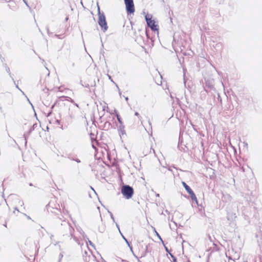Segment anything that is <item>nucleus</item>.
Instances as JSON below:
<instances>
[{
	"mask_svg": "<svg viewBox=\"0 0 262 262\" xmlns=\"http://www.w3.org/2000/svg\"><path fill=\"white\" fill-rule=\"evenodd\" d=\"M170 22L172 23V18L171 17H170Z\"/></svg>",
	"mask_w": 262,
	"mask_h": 262,
	"instance_id": "obj_63",
	"label": "nucleus"
},
{
	"mask_svg": "<svg viewBox=\"0 0 262 262\" xmlns=\"http://www.w3.org/2000/svg\"><path fill=\"white\" fill-rule=\"evenodd\" d=\"M57 103V101L56 100V101H55V102H54V103L51 105V107H50V110H53V108H54V107L55 106V105H56Z\"/></svg>",
	"mask_w": 262,
	"mask_h": 262,
	"instance_id": "obj_30",
	"label": "nucleus"
},
{
	"mask_svg": "<svg viewBox=\"0 0 262 262\" xmlns=\"http://www.w3.org/2000/svg\"><path fill=\"white\" fill-rule=\"evenodd\" d=\"M116 86L117 88V89H118V91H119V93L120 96H121V92L120 90V89H119V88L118 85H117V84H116Z\"/></svg>",
	"mask_w": 262,
	"mask_h": 262,
	"instance_id": "obj_41",
	"label": "nucleus"
},
{
	"mask_svg": "<svg viewBox=\"0 0 262 262\" xmlns=\"http://www.w3.org/2000/svg\"><path fill=\"white\" fill-rule=\"evenodd\" d=\"M116 117L117 121L118 123H119V125L118 126L116 122H115L116 125L117 126L118 132L119 133V136L121 137L122 136H123L124 135H126V132L125 130V126L123 124V122L122 121V119L120 116V115L117 113L116 114Z\"/></svg>",
	"mask_w": 262,
	"mask_h": 262,
	"instance_id": "obj_5",
	"label": "nucleus"
},
{
	"mask_svg": "<svg viewBox=\"0 0 262 262\" xmlns=\"http://www.w3.org/2000/svg\"><path fill=\"white\" fill-rule=\"evenodd\" d=\"M9 2L10 3H13V4H14V6H11V5L8 4V7H9V8L10 9H11V10H13V11L15 10H16V6H15V3H14V1H13V0H10V1H9Z\"/></svg>",
	"mask_w": 262,
	"mask_h": 262,
	"instance_id": "obj_18",
	"label": "nucleus"
},
{
	"mask_svg": "<svg viewBox=\"0 0 262 262\" xmlns=\"http://www.w3.org/2000/svg\"><path fill=\"white\" fill-rule=\"evenodd\" d=\"M46 28V30H47V33H48V34L49 35L52 33H50V31H49V27H48V26H47Z\"/></svg>",
	"mask_w": 262,
	"mask_h": 262,
	"instance_id": "obj_42",
	"label": "nucleus"
},
{
	"mask_svg": "<svg viewBox=\"0 0 262 262\" xmlns=\"http://www.w3.org/2000/svg\"><path fill=\"white\" fill-rule=\"evenodd\" d=\"M50 203L46 205V208H47V210L48 211H49V207H50Z\"/></svg>",
	"mask_w": 262,
	"mask_h": 262,
	"instance_id": "obj_44",
	"label": "nucleus"
},
{
	"mask_svg": "<svg viewBox=\"0 0 262 262\" xmlns=\"http://www.w3.org/2000/svg\"><path fill=\"white\" fill-rule=\"evenodd\" d=\"M135 115L136 116H137L139 118L140 117H141V116H140V114H139V113H138V112H136L135 113Z\"/></svg>",
	"mask_w": 262,
	"mask_h": 262,
	"instance_id": "obj_43",
	"label": "nucleus"
},
{
	"mask_svg": "<svg viewBox=\"0 0 262 262\" xmlns=\"http://www.w3.org/2000/svg\"><path fill=\"white\" fill-rule=\"evenodd\" d=\"M83 256V260L85 262H89L90 261V257H91V256L89 255V256H84V255Z\"/></svg>",
	"mask_w": 262,
	"mask_h": 262,
	"instance_id": "obj_26",
	"label": "nucleus"
},
{
	"mask_svg": "<svg viewBox=\"0 0 262 262\" xmlns=\"http://www.w3.org/2000/svg\"><path fill=\"white\" fill-rule=\"evenodd\" d=\"M101 259H102V262H107L102 257H101Z\"/></svg>",
	"mask_w": 262,
	"mask_h": 262,
	"instance_id": "obj_59",
	"label": "nucleus"
},
{
	"mask_svg": "<svg viewBox=\"0 0 262 262\" xmlns=\"http://www.w3.org/2000/svg\"><path fill=\"white\" fill-rule=\"evenodd\" d=\"M4 66L5 69L6 68V67H9L6 63H4Z\"/></svg>",
	"mask_w": 262,
	"mask_h": 262,
	"instance_id": "obj_54",
	"label": "nucleus"
},
{
	"mask_svg": "<svg viewBox=\"0 0 262 262\" xmlns=\"http://www.w3.org/2000/svg\"><path fill=\"white\" fill-rule=\"evenodd\" d=\"M93 83H94V85H92H92H91L92 86H95V85H96V83H95V80L93 81Z\"/></svg>",
	"mask_w": 262,
	"mask_h": 262,
	"instance_id": "obj_61",
	"label": "nucleus"
},
{
	"mask_svg": "<svg viewBox=\"0 0 262 262\" xmlns=\"http://www.w3.org/2000/svg\"><path fill=\"white\" fill-rule=\"evenodd\" d=\"M154 231L155 232L156 235L158 237V238L160 240L162 241V237L160 236V235L159 234V233L156 230V229L154 228Z\"/></svg>",
	"mask_w": 262,
	"mask_h": 262,
	"instance_id": "obj_27",
	"label": "nucleus"
},
{
	"mask_svg": "<svg viewBox=\"0 0 262 262\" xmlns=\"http://www.w3.org/2000/svg\"><path fill=\"white\" fill-rule=\"evenodd\" d=\"M145 19L148 27L152 31L156 33L158 36L159 29V25L156 24L155 19H152V15H149L148 14L146 15L145 16Z\"/></svg>",
	"mask_w": 262,
	"mask_h": 262,
	"instance_id": "obj_4",
	"label": "nucleus"
},
{
	"mask_svg": "<svg viewBox=\"0 0 262 262\" xmlns=\"http://www.w3.org/2000/svg\"><path fill=\"white\" fill-rule=\"evenodd\" d=\"M107 76H108V79L112 82H113L115 85H116V83L113 81L111 76L109 75L108 74H107Z\"/></svg>",
	"mask_w": 262,
	"mask_h": 262,
	"instance_id": "obj_34",
	"label": "nucleus"
},
{
	"mask_svg": "<svg viewBox=\"0 0 262 262\" xmlns=\"http://www.w3.org/2000/svg\"><path fill=\"white\" fill-rule=\"evenodd\" d=\"M183 142L182 136L181 134V132L180 133L179 138V142L178 144V148L179 149V150L182 151V149L183 148V147H181V145H182V143Z\"/></svg>",
	"mask_w": 262,
	"mask_h": 262,
	"instance_id": "obj_14",
	"label": "nucleus"
},
{
	"mask_svg": "<svg viewBox=\"0 0 262 262\" xmlns=\"http://www.w3.org/2000/svg\"><path fill=\"white\" fill-rule=\"evenodd\" d=\"M69 19V17H67L65 19V20L66 21H67Z\"/></svg>",
	"mask_w": 262,
	"mask_h": 262,
	"instance_id": "obj_64",
	"label": "nucleus"
},
{
	"mask_svg": "<svg viewBox=\"0 0 262 262\" xmlns=\"http://www.w3.org/2000/svg\"><path fill=\"white\" fill-rule=\"evenodd\" d=\"M148 252V246L147 245H146L145 246V250L144 251H143L141 253V257H145L146 256L147 253Z\"/></svg>",
	"mask_w": 262,
	"mask_h": 262,
	"instance_id": "obj_19",
	"label": "nucleus"
},
{
	"mask_svg": "<svg viewBox=\"0 0 262 262\" xmlns=\"http://www.w3.org/2000/svg\"><path fill=\"white\" fill-rule=\"evenodd\" d=\"M222 46L221 43L219 42L216 44L215 47H220Z\"/></svg>",
	"mask_w": 262,
	"mask_h": 262,
	"instance_id": "obj_48",
	"label": "nucleus"
},
{
	"mask_svg": "<svg viewBox=\"0 0 262 262\" xmlns=\"http://www.w3.org/2000/svg\"><path fill=\"white\" fill-rule=\"evenodd\" d=\"M126 12L127 15L133 14L135 12V6L133 0H124Z\"/></svg>",
	"mask_w": 262,
	"mask_h": 262,
	"instance_id": "obj_7",
	"label": "nucleus"
},
{
	"mask_svg": "<svg viewBox=\"0 0 262 262\" xmlns=\"http://www.w3.org/2000/svg\"><path fill=\"white\" fill-rule=\"evenodd\" d=\"M205 85L203 86L204 91L209 93L208 89L213 90L216 92V89L214 86V79L212 78H204Z\"/></svg>",
	"mask_w": 262,
	"mask_h": 262,
	"instance_id": "obj_6",
	"label": "nucleus"
},
{
	"mask_svg": "<svg viewBox=\"0 0 262 262\" xmlns=\"http://www.w3.org/2000/svg\"><path fill=\"white\" fill-rule=\"evenodd\" d=\"M120 234L121 237H122V238L124 239V241L126 243V244L129 245L130 242L128 241L127 239L124 236V235L122 233V232H120Z\"/></svg>",
	"mask_w": 262,
	"mask_h": 262,
	"instance_id": "obj_24",
	"label": "nucleus"
},
{
	"mask_svg": "<svg viewBox=\"0 0 262 262\" xmlns=\"http://www.w3.org/2000/svg\"><path fill=\"white\" fill-rule=\"evenodd\" d=\"M23 1L24 3L26 4V5L27 7H29V5H28V2H27V0H23Z\"/></svg>",
	"mask_w": 262,
	"mask_h": 262,
	"instance_id": "obj_47",
	"label": "nucleus"
},
{
	"mask_svg": "<svg viewBox=\"0 0 262 262\" xmlns=\"http://www.w3.org/2000/svg\"><path fill=\"white\" fill-rule=\"evenodd\" d=\"M216 97L215 100H213V102H212V100H210L209 101V103L211 105H217L218 103H219L221 105L222 104V98L220 95V94L216 93Z\"/></svg>",
	"mask_w": 262,
	"mask_h": 262,
	"instance_id": "obj_10",
	"label": "nucleus"
},
{
	"mask_svg": "<svg viewBox=\"0 0 262 262\" xmlns=\"http://www.w3.org/2000/svg\"><path fill=\"white\" fill-rule=\"evenodd\" d=\"M161 242H162V244H163L164 247L165 248V246H166V245H165L164 244V242L163 241V239H162V241H161Z\"/></svg>",
	"mask_w": 262,
	"mask_h": 262,
	"instance_id": "obj_53",
	"label": "nucleus"
},
{
	"mask_svg": "<svg viewBox=\"0 0 262 262\" xmlns=\"http://www.w3.org/2000/svg\"><path fill=\"white\" fill-rule=\"evenodd\" d=\"M125 97V99L126 101H127L128 100V97Z\"/></svg>",
	"mask_w": 262,
	"mask_h": 262,
	"instance_id": "obj_57",
	"label": "nucleus"
},
{
	"mask_svg": "<svg viewBox=\"0 0 262 262\" xmlns=\"http://www.w3.org/2000/svg\"><path fill=\"white\" fill-rule=\"evenodd\" d=\"M67 97V98H68V99H68V100H69L70 102H71V103H72L73 104H74V105H75L76 106H77L78 108H79V104H77V103H75V101H74V100L72 98H70V97Z\"/></svg>",
	"mask_w": 262,
	"mask_h": 262,
	"instance_id": "obj_21",
	"label": "nucleus"
},
{
	"mask_svg": "<svg viewBox=\"0 0 262 262\" xmlns=\"http://www.w3.org/2000/svg\"><path fill=\"white\" fill-rule=\"evenodd\" d=\"M83 237L84 239H85V238H86L88 240V243L90 245H91L92 247L95 248L94 244L91 241L89 240V238L86 236V235H85V234L84 232H83Z\"/></svg>",
	"mask_w": 262,
	"mask_h": 262,
	"instance_id": "obj_17",
	"label": "nucleus"
},
{
	"mask_svg": "<svg viewBox=\"0 0 262 262\" xmlns=\"http://www.w3.org/2000/svg\"><path fill=\"white\" fill-rule=\"evenodd\" d=\"M225 0H216V2L219 4H222L224 2Z\"/></svg>",
	"mask_w": 262,
	"mask_h": 262,
	"instance_id": "obj_33",
	"label": "nucleus"
},
{
	"mask_svg": "<svg viewBox=\"0 0 262 262\" xmlns=\"http://www.w3.org/2000/svg\"><path fill=\"white\" fill-rule=\"evenodd\" d=\"M56 122L57 124L60 125L61 123L60 120L58 119H56Z\"/></svg>",
	"mask_w": 262,
	"mask_h": 262,
	"instance_id": "obj_46",
	"label": "nucleus"
},
{
	"mask_svg": "<svg viewBox=\"0 0 262 262\" xmlns=\"http://www.w3.org/2000/svg\"><path fill=\"white\" fill-rule=\"evenodd\" d=\"M115 223H116V227H117V228L119 233H120V232H121L120 229L119 225L117 223L115 222Z\"/></svg>",
	"mask_w": 262,
	"mask_h": 262,
	"instance_id": "obj_40",
	"label": "nucleus"
},
{
	"mask_svg": "<svg viewBox=\"0 0 262 262\" xmlns=\"http://www.w3.org/2000/svg\"><path fill=\"white\" fill-rule=\"evenodd\" d=\"M14 85H15V87H16L18 90H19V91H20L23 93V94L24 95H25L24 93V92H23V91L20 89V88H19V86H18V84H16V83H15V84H14Z\"/></svg>",
	"mask_w": 262,
	"mask_h": 262,
	"instance_id": "obj_38",
	"label": "nucleus"
},
{
	"mask_svg": "<svg viewBox=\"0 0 262 262\" xmlns=\"http://www.w3.org/2000/svg\"><path fill=\"white\" fill-rule=\"evenodd\" d=\"M161 242H162V244H163L164 247L165 248V246H166V245H165L164 244V242L163 241V239H162V241H161Z\"/></svg>",
	"mask_w": 262,
	"mask_h": 262,
	"instance_id": "obj_52",
	"label": "nucleus"
},
{
	"mask_svg": "<svg viewBox=\"0 0 262 262\" xmlns=\"http://www.w3.org/2000/svg\"><path fill=\"white\" fill-rule=\"evenodd\" d=\"M222 201L226 203L231 201L232 197L228 194H223L222 196Z\"/></svg>",
	"mask_w": 262,
	"mask_h": 262,
	"instance_id": "obj_13",
	"label": "nucleus"
},
{
	"mask_svg": "<svg viewBox=\"0 0 262 262\" xmlns=\"http://www.w3.org/2000/svg\"><path fill=\"white\" fill-rule=\"evenodd\" d=\"M63 223H61V225L66 226L67 227L70 231L71 235L72 237H73V232L74 231V228L72 227L71 224L69 222H66L65 221H63Z\"/></svg>",
	"mask_w": 262,
	"mask_h": 262,
	"instance_id": "obj_11",
	"label": "nucleus"
},
{
	"mask_svg": "<svg viewBox=\"0 0 262 262\" xmlns=\"http://www.w3.org/2000/svg\"><path fill=\"white\" fill-rule=\"evenodd\" d=\"M182 184L187 192L189 194L191 199L198 205V201L197 198L189 186H188L185 182H182Z\"/></svg>",
	"mask_w": 262,
	"mask_h": 262,
	"instance_id": "obj_8",
	"label": "nucleus"
},
{
	"mask_svg": "<svg viewBox=\"0 0 262 262\" xmlns=\"http://www.w3.org/2000/svg\"><path fill=\"white\" fill-rule=\"evenodd\" d=\"M37 126V123H34L31 127L30 128H29V129L30 130H31L32 132H33L34 129Z\"/></svg>",
	"mask_w": 262,
	"mask_h": 262,
	"instance_id": "obj_25",
	"label": "nucleus"
},
{
	"mask_svg": "<svg viewBox=\"0 0 262 262\" xmlns=\"http://www.w3.org/2000/svg\"><path fill=\"white\" fill-rule=\"evenodd\" d=\"M214 93H213L212 92H210V94H209V95L210 96V98L208 100V102H209V101L210 100H211V99H212V102H213V100H215V99H216V93H218L216 91V92H214Z\"/></svg>",
	"mask_w": 262,
	"mask_h": 262,
	"instance_id": "obj_15",
	"label": "nucleus"
},
{
	"mask_svg": "<svg viewBox=\"0 0 262 262\" xmlns=\"http://www.w3.org/2000/svg\"><path fill=\"white\" fill-rule=\"evenodd\" d=\"M52 112H53V110H50L49 111V112L47 113V114L46 116H47V117H48L52 115Z\"/></svg>",
	"mask_w": 262,
	"mask_h": 262,
	"instance_id": "obj_32",
	"label": "nucleus"
},
{
	"mask_svg": "<svg viewBox=\"0 0 262 262\" xmlns=\"http://www.w3.org/2000/svg\"><path fill=\"white\" fill-rule=\"evenodd\" d=\"M98 24L101 30L103 32H105L108 29V26L106 20L105 16L103 12H101L99 6H98Z\"/></svg>",
	"mask_w": 262,
	"mask_h": 262,
	"instance_id": "obj_2",
	"label": "nucleus"
},
{
	"mask_svg": "<svg viewBox=\"0 0 262 262\" xmlns=\"http://www.w3.org/2000/svg\"><path fill=\"white\" fill-rule=\"evenodd\" d=\"M183 73H184V74H183V80H184V85H185V88H187V85H186V81H187V78L186 77L185 70L184 69H183Z\"/></svg>",
	"mask_w": 262,
	"mask_h": 262,
	"instance_id": "obj_20",
	"label": "nucleus"
},
{
	"mask_svg": "<svg viewBox=\"0 0 262 262\" xmlns=\"http://www.w3.org/2000/svg\"><path fill=\"white\" fill-rule=\"evenodd\" d=\"M0 59H1L2 61H3V60H5V58L2 57V56L0 54Z\"/></svg>",
	"mask_w": 262,
	"mask_h": 262,
	"instance_id": "obj_50",
	"label": "nucleus"
},
{
	"mask_svg": "<svg viewBox=\"0 0 262 262\" xmlns=\"http://www.w3.org/2000/svg\"><path fill=\"white\" fill-rule=\"evenodd\" d=\"M206 262H209V256L207 257V259L206 260Z\"/></svg>",
	"mask_w": 262,
	"mask_h": 262,
	"instance_id": "obj_56",
	"label": "nucleus"
},
{
	"mask_svg": "<svg viewBox=\"0 0 262 262\" xmlns=\"http://www.w3.org/2000/svg\"><path fill=\"white\" fill-rule=\"evenodd\" d=\"M148 124H149V126H150V127L151 128V123L149 120L148 121Z\"/></svg>",
	"mask_w": 262,
	"mask_h": 262,
	"instance_id": "obj_55",
	"label": "nucleus"
},
{
	"mask_svg": "<svg viewBox=\"0 0 262 262\" xmlns=\"http://www.w3.org/2000/svg\"><path fill=\"white\" fill-rule=\"evenodd\" d=\"M55 36H56V37H57L59 39L61 38V35L55 34Z\"/></svg>",
	"mask_w": 262,
	"mask_h": 262,
	"instance_id": "obj_45",
	"label": "nucleus"
},
{
	"mask_svg": "<svg viewBox=\"0 0 262 262\" xmlns=\"http://www.w3.org/2000/svg\"><path fill=\"white\" fill-rule=\"evenodd\" d=\"M198 206H200L201 207V208L199 209V211L202 213V212H204V211H205V208H204V206L203 205L202 203L199 204L198 203V205H197Z\"/></svg>",
	"mask_w": 262,
	"mask_h": 262,
	"instance_id": "obj_22",
	"label": "nucleus"
},
{
	"mask_svg": "<svg viewBox=\"0 0 262 262\" xmlns=\"http://www.w3.org/2000/svg\"><path fill=\"white\" fill-rule=\"evenodd\" d=\"M9 75L11 77L14 84H15V81L14 80L13 77H12L11 73H10V74H9Z\"/></svg>",
	"mask_w": 262,
	"mask_h": 262,
	"instance_id": "obj_35",
	"label": "nucleus"
},
{
	"mask_svg": "<svg viewBox=\"0 0 262 262\" xmlns=\"http://www.w3.org/2000/svg\"><path fill=\"white\" fill-rule=\"evenodd\" d=\"M61 157L68 158V159H69L71 161H75L76 162H77L78 163H79L81 162V160L79 159H78V158H77V155H75L73 153L66 154L65 155V156L62 155H61Z\"/></svg>",
	"mask_w": 262,
	"mask_h": 262,
	"instance_id": "obj_9",
	"label": "nucleus"
},
{
	"mask_svg": "<svg viewBox=\"0 0 262 262\" xmlns=\"http://www.w3.org/2000/svg\"><path fill=\"white\" fill-rule=\"evenodd\" d=\"M165 250L166 252L170 255L171 258H172V262H177V258L173 254L171 253V250H169L166 246H165Z\"/></svg>",
	"mask_w": 262,
	"mask_h": 262,
	"instance_id": "obj_12",
	"label": "nucleus"
},
{
	"mask_svg": "<svg viewBox=\"0 0 262 262\" xmlns=\"http://www.w3.org/2000/svg\"><path fill=\"white\" fill-rule=\"evenodd\" d=\"M146 40L144 39V37L141 35L137 37L136 40L140 43L142 41L143 43L145 45H148L149 47H152L154 46V42L155 40V36H150L149 30L148 28L145 29Z\"/></svg>",
	"mask_w": 262,
	"mask_h": 262,
	"instance_id": "obj_1",
	"label": "nucleus"
},
{
	"mask_svg": "<svg viewBox=\"0 0 262 262\" xmlns=\"http://www.w3.org/2000/svg\"><path fill=\"white\" fill-rule=\"evenodd\" d=\"M5 70H6V71L8 73V74H10V70L9 67H6Z\"/></svg>",
	"mask_w": 262,
	"mask_h": 262,
	"instance_id": "obj_37",
	"label": "nucleus"
},
{
	"mask_svg": "<svg viewBox=\"0 0 262 262\" xmlns=\"http://www.w3.org/2000/svg\"><path fill=\"white\" fill-rule=\"evenodd\" d=\"M29 103L31 105L32 108H34V106H33V104L31 103V102L30 101H29ZM33 110H34V109H33Z\"/></svg>",
	"mask_w": 262,
	"mask_h": 262,
	"instance_id": "obj_58",
	"label": "nucleus"
},
{
	"mask_svg": "<svg viewBox=\"0 0 262 262\" xmlns=\"http://www.w3.org/2000/svg\"><path fill=\"white\" fill-rule=\"evenodd\" d=\"M29 136H28V134H27V133H25L24 134V140H25V146H27V139L29 137Z\"/></svg>",
	"mask_w": 262,
	"mask_h": 262,
	"instance_id": "obj_23",
	"label": "nucleus"
},
{
	"mask_svg": "<svg viewBox=\"0 0 262 262\" xmlns=\"http://www.w3.org/2000/svg\"><path fill=\"white\" fill-rule=\"evenodd\" d=\"M121 192L124 198L126 200H129L133 196L134 189L132 186L127 184H123L121 187Z\"/></svg>",
	"mask_w": 262,
	"mask_h": 262,
	"instance_id": "obj_3",
	"label": "nucleus"
},
{
	"mask_svg": "<svg viewBox=\"0 0 262 262\" xmlns=\"http://www.w3.org/2000/svg\"><path fill=\"white\" fill-rule=\"evenodd\" d=\"M127 246H128V247L129 248V249H130V251L133 253V254H134V251H133V247H132V246L131 245L130 243L129 244V245H127Z\"/></svg>",
	"mask_w": 262,
	"mask_h": 262,
	"instance_id": "obj_31",
	"label": "nucleus"
},
{
	"mask_svg": "<svg viewBox=\"0 0 262 262\" xmlns=\"http://www.w3.org/2000/svg\"><path fill=\"white\" fill-rule=\"evenodd\" d=\"M133 255H134V256H135L137 259H139V258H138V256H136V255H135L134 253L133 254Z\"/></svg>",
	"mask_w": 262,
	"mask_h": 262,
	"instance_id": "obj_62",
	"label": "nucleus"
},
{
	"mask_svg": "<svg viewBox=\"0 0 262 262\" xmlns=\"http://www.w3.org/2000/svg\"><path fill=\"white\" fill-rule=\"evenodd\" d=\"M32 132L29 129V130L27 132V134H28V136H30V135L31 134Z\"/></svg>",
	"mask_w": 262,
	"mask_h": 262,
	"instance_id": "obj_49",
	"label": "nucleus"
},
{
	"mask_svg": "<svg viewBox=\"0 0 262 262\" xmlns=\"http://www.w3.org/2000/svg\"><path fill=\"white\" fill-rule=\"evenodd\" d=\"M185 101L187 103V104L188 105H190V103H189V102L188 101V99L187 98V97H186V96L185 95Z\"/></svg>",
	"mask_w": 262,
	"mask_h": 262,
	"instance_id": "obj_36",
	"label": "nucleus"
},
{
	"mask_svg": "<svg viewBox=\"0 0 262 262\" xmlns=\"http://www.w3.org/2000/svg\"><path fill=\"white\" fill-rule=\"evenodd\" d=\"M166 168H167V169H168L169 171L172 172V169H171V168H170V167H166Z\"/></svg>",
	"mask_w": 262,
	"mask_h": 262,
	"instance_id": "obj_51",
	"label": "nucleus"
},
{
	"mask_svg": "<svg viewBox=\"0 0 262 262\" xmlns=\"http://www.w3.org/2000/svg\"><path fill=\"white\" fill-rule=\"evenodd\" d=\"M104 127L105 128L106 130H108L110 128H112V125L110 122L106 121L104 124Z\"/></svg>",
	"mask_w": 262,
	"mask_h": 262,
	"instance_id": "obj_16",
	"label": "nucleus"
},
{
	"mask_svg": "<svg viewBox=\"0 0 262 262\" xmlns=\"http://www.w3.org/2000/svg\"><path fill=\"white\" fill-rule=\"evenodd\" d=\"M108 212L110 214L111 218L113 220V222L115 223V218L114 217V215H113V213L111 211H110L109 210H108Z\"/></svg>",
	"mask_w": 262,
	"mask_h": 262,
	"instance_id": "obj_28",
	"label": "nucleus"
},
{
	"mask_svg": "<svg viewBox=\"0 0 262 262\" xmlns=\"http://www.w3.org/2000/svg\"><path fill=\"white\" fill-rule=\"evenodd\" d=\"M75 63H74V62H73V63H72V67H75Z\"/></svg>",
	"mask_w": 262,
	"mask_h": 262,
	"instance_id": "obj_60",
	"label": "nucleus"
},
{
	"mask_svg": "<svg viewBox=\"0 0 262 262\" xmlns=\"http://www.w3.org/2000/svg\"><path fill=\"white\" fill-rule=\"evenodd\" d=\"M62 257H63V255L61 253H60L59 255L58 262H60V260H61V258H62Z\"/></svg>",
	"mask_w": 262,
	"mask_h": 262,
	"instance_id": "obj_39",
	"label": "nucleus"
},
{
	"mask_svg": "<svg viewBox=\"0 0 262 262\" xmlns=\"http://www.w3.org/2000/svg\"><path fill=\"white\" fill-rule=\"evenodd\" d=\"M80 83L83 87L87 88H89V87H90V85L88 83L86 84L84 83V84H83V83H82V81L81 80L80 81Z\"/></svg>",
	"mask_w": 262,
	"mask_h": 262,
	"instance_id": "obj_29",
	"label": "nucleus"
}]
</instances>
